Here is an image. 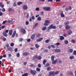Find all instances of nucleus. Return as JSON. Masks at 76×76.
<instances>
[{"label": "nucleus", "instance_id": "obj_1", "mask_svg": "<svg viewBox=\"0 0 76 76\" xmlns=\"http://www.w3.org/2000/svg\"><path fill=\"white\" fill-rule=\"evenodd\" d=\"M50 29H56V26H53V24H51L48 27V31H49L50 30Z\"/></svg>", "mask_w": 76, "mask_h": 76}, {"label": "nucleus", "instance_id": "obj_2", "mask_svg": "<svg viewBox=\"0 0 76 76\" xmlns=\"http://www.w3.org/2000/svg\"><path fill=\"white\" fill-rule=\"evenodd\" d=\"M45 23L44 24L45 26H48V23H50V21L49 20H46L45 21Z\"/></svg>", "mask_w": 76, "mask_h": 76}, {"label": "nucleus", "instance_id": "obj_3", "mask_svg": "<svg viewBox=\"0 0 76 76\" xmlns=\"http://www.w3.org/2000/svg\"><path fill=\"white\" fill-rule=\"evenodd\" d=\"M43 9L44 10H46V11H50L51 9V7H43Z\"/></svg>", "mask_w": 76, "mask_h": 76}, {"label": "nucleus", "instance_id": "obj_4", "mask_svg": "<svg viewBox=\"0 0 76 76\" xmlns=\"http://www.w3.org/2000/svg\"><path fill=\"white\" fill-rule=\"evenodd\" d=\"M37 72V71L36 70H31L30 71V73L31 75H33L34 76L35 75V74Z\"/></svg>", "mask_w": 76, "mask_h": 76}, {"label": "nucleus", "instance_id": "obj_5", "mask_svg": "<svg viewBox=\"0 0 76 76\" xmlns=\"http://www.w3.org/2000/svg\"><path fill=\"white\" fill-rule=\"evenodd\" d=\"M20 31L22 33H23V34H25L26 33V31L25 29H24L23 28H21L20 30Z\"/></svg>", "mask_w": 76, "mask_h": 76}, {"label": "nucleus", "instance_id": "obj_6", "mask_svg": "<svg viewBox=\"0 0 76 76\" xmlns=\"http://www.w3.org/2000/svg\"><path fill=\"white\" fill-rule=\"evenodd\" d=\"M54 72H50L49 74L48 75L49 76H54Z\"/></svg>", "mask_w": 76, "mask_h": 76}, {"label": "nucleus", "instance_id": "obj_7", "mask_svg": "<svg viewBox=\"0 0 76 76\" xmlns=\"http://www.w3.org/2000/svg\"><path fill=\"white\" fill-rule=\"evenodd\" d=\"M23 55L24 56H27L29 55V53L27 52H25L23 54Z\"/></svg>", "mask_w": 76, "mask_h": 76}, {"label": "nucleus", "instance_id": "obj_8", "mask_svg": "<svg viewBox=\"0 0 76 76\" xmlns=\"http://www.w3.org/2000/svg\"><path fill=\"white\" fill-rule=\"evenodd\" d=\"M61 18H64V17L65 16L64 15V14H63V11H61Z\"/></svg>", "mask_w": 76, "mask_h": 76}, {"label": "nucleus", "instance_id": "obj_9", "mask_svg": "<svg viewBox=\"0 0 76 76\" xmlns=\"http://www.w3.org/2000/svg\"><path fill=\"white\" fill-rule=\"evenodd\" d=\"M43 39V38H41L39 39H37L36 40V42H40V41H41Z\"/></svg>", "mask_w": 76, "mask_h": 76}, {"label": "nucleus", "instance_id": "obj_10", "mask_svg": "<svg viewBox=\"0 0 76 76\" xmlns=\"http://www.w3.org/2000/svg\"><path fill=\"white\" fill-rule=\"evenodd\" d=\"M16 31L15 30L14 31L12 34V38H14V37H15V34H16Z\"/></svg>", "mask_w": 76, "mask_h": 76}, {"label": "nucleus", "instance_id": "obj_11", "mask_svg": "<svg viewBox=\"0 0 76 76\" xmlns=\"http://www.w3.org/2000/svg\"><path fill=\"white\" fill-rule=\"evenodd\" d=\"M35 34H33L32 35L31 37V39H34L35 38Z\"/></svg>", "mask_w": 76, "mask_h": 76}, {"label": "nucleus", "instance_id": "obj_12", "mask_svg": "<svg viewBox=\"0 0 76 76\" xmlns=\"http://www.w3.org/2000/svg\"><path fill=\"white\" fill-rule=\"evenodd\" d=\"M23 9L24 10H27L28 9V7L26 5H24L23 7Z\"/></svg>", "mask_w": 76, "mask_h": 76}, {"label": "nucleus", "instance_id": "obj_13", "mask_svg": "<svg viewBox=\"0 0 76 76\" xmlns=\"http://www.w3.org/2000/svg\"><path fill=\"white\" fill-rule=\"evenodd\" d=\"M54 51L56 53H60L61 51V50L60 49H56L54 50Z\"/></svg>", "mask_w": 76, "mask_h": 76}, {"label": "nucleus", "instance_id": "obj_14", "mask_svg": "<svg viewBox=\"0 0 76 76\" xmlns=\"http://www.w3.org/2000/svg\"><path fill=\"white\" fill-rule=\"evenodd\" d=\"M56 62H57V60H53L52 61V63L53 64H55L56 63Z\"/></svg>", "mask_w": 76, "mask_h": 76}, {"label": "nucleus", "instance_id": "obj_15", "mask_svg": "<svg viewBox=\"0 0 76 76\" xmlns=\"http://www.w3.org/2000/svg\"><path fill=\"white\" fill-rule=\"evenodd\" d=\"M2 35L4 36V37H7V34L5 33V32H3V33H2Z\"/></svg>", "mask_w": 76, "mask_h": 76}, {"label": "nucleus", "instance_id": "obj_16", "mask_svg": "<svg viewBox=\"0 0 76 76\" xmlns=\"http://www.w3.org/2000/svg\"><path fill=\"white\" fill-rule=\"evenodd\" d=\"M70 27L69 26L67 25L65 27V28L66 29L68 30L69 29H70Z\"/></svg>", "mask_w": 76, "mask_h": 76}, {"label": "nucleus", "instance_id": "obj_17", "mask_svg": "<svg viewBox=\"0 0 76 76\" xmlns=\"http://www.w3.org/2000/svg\"><path fill=\"white\" fill-rule=\"evenodd\" d=\"M64 39V37L63 36H61L60 37V40H63V39Z\"/></svg>", "mask_w": 76, "mask_h": 76}, {"label": "nucleus", "instance_id": "obj_18", "mask_svg": "<svg viewBox=\"0 0 76 76\" xmlns=\"http://www.w3.org/2000/svg\"><path fill=\"white\" fill-rule=\"evenodd\" d=\"M68 34L69 35H71V34H72V31H71V30H69L68 31Z\"/></svg>", "mask_w": 76, "mask_h": 76}, {"label": "nucleus", "instance_id": "obj_19", "mask_svg": "<svg viewBox=\"0 0 76 76\" xmlns=\"http://www.w3.org/2000/svg\"><path fill=\"white\" fill-rule=\"evenodd\" d=\"M12 33H13V31L12 30H10L9 31V34L10 35H12Z\"/></svg>", "mask_w": 76, "mask_h": 76}, {"label": "nucleus", "instance_id": "obj_20", "mask_svg": "<svg viewBox=\"0 0 76 76\" xmlns=\"http://www.w3.org/2000/svg\"><path fill=\"white\" fill-rule=\"evenodd\" d=\"M28 73H26L23 74L22 76H28Z\"/></svg>", "mask_w": 76, "mask_h": 76}, {"label": "nucleus", "instance_id": "obj_21", "mask_svg": "<svg viewBox=\"0 0 76 76\" xmlns=\"http://www.w3.org/2000/svg\"><path fill=\"white\" fill-rule=\"evenodd\" d=\"M73 51V49H70L68 50V52H69V53H72Z\"/></svg>", "mask_w": 76, "mask_h": 76}, {"label": "nucleus", "instance_id": "obj_22", "mask_svg": "<svg viewBox=\"0 0 76 76\" xmlns=\"http://www.w3.org/2000/svg\"><path fill=\"white\" fill-rule=\"evenodd\" d=\"M8 50L9 51H13V50L12 49V48H7Z\"/></svg>", "mask_w": 76, "mask_h": 76}, {"label": "nucleus", "instance_id": "obj_23", "mask_svg": "<svg viewBox=\"0 0 76 76\" xmlns=\"http://www.w3.org/2000/svg\"><path fill=\"white\" fill-rule=\"evenodd\" d=\"M55 58V56H51V59L52 61H53V60H54Z\"/></svg>", "mask_w": 76, "mask_h": 76}, {"label": "nucleus", "instance_id": "obj_24", "mask_svg": "<svg viewBox=\"0 0 76 76\" xmlns=\"http://www.w3.org/2000/svg\"><path fill=\"white\" fill-rule=\"evenodd\" d=\"M69 21H67L64 23V25L65 26L69 25Z\"/></svg>", "mask_w": 76, "mask_h": 76}, {"label": "nucleus", "instance_id": "obj_25", "mask_svg": "<svg viewBox=\"0 0 76 76\" xmlns=\"http://www.w3.org/2000/svg\"><path fill=\"white\" fill-rule=\"evenodd\" d=\"M23 4V2H19L17 3V5L18 6L20 5V4Z\"/></svg>", "mask_w": 76, "mask_h": 76}, {"label": "nucleus", "instance_id": "obj_26", "mask_svg": "<svg viewBox=\"0 0 76 76\" xmlns=\"http://www.w3.org/2000/svg\"><path fill=\"white\" fill-rule=\"evenodd\" d=\"M46 62H47V61H46V60L45 59L43 60V65H45V63H46Z\"/></svg>", "mask_w": 76, "mask_h": 76}, {"label": "nucleus", "instance_id": "obj_27", "mask_svg": "<svg viewBox=\"0 0 76 76\" xmlns=\"http://www.w3.org/2000/svg\"><path fill=\"white\" fill-rule=\"evenodd\" d=\"M59 72L60 71H57L56 72H54V75H57L58 74V73H59Z\"/></svg>", "mask_w": 76, "mask_h": 76}, {"label": "nucleus", "instance_id": "obj_28", "mask_svg": "<svg viewBox=\"0 0 76 76\" xmlns=\"http://www.w3.org/2000/svg\"><path fill=\"white\" fill-rule=\"evenodd\" d=\"M47 29V27H43L42 28V31H44L45 30H46Z\"/></svg>", "mask_w": 76, "mask_h": 76}, {"label": "nucleus", "instance_id": "obj_29", "mask_svg": "<svg viewBox=\"0 0 76 76\" xmlns=\"http://www.w3.org/2000/svg\"><path fill=\"white\" fill-rule=\"evenodd\" d=\"M35 47L36 48H38L39 47V45H38V44H35Z\"/></svg>", "mask_w": 76, "mask_h": 76}, {"label": "nucleus", "instance_id": "obj_30", "mask_svg": "<svg viewBox=\"0 0 76 76\" xmlns=\"http://www.w3.org/2000/svg\"><path fill=\"white\" fill-rule=\"evenodd\" d=\"M69 43V42L67 40H65V41L64 43L65 44H67Z\"/></svg>", "mask_w": 76, "mask_h": 76}, {"label": "nucleus", "instance_id": "obj_31", "mask_svg": "<svg viewBox=\"0 0 76 76\" xmlns=\"http://www.w3.org/2000/svg\"><path fill=\"white\" fill-rule=\"evenodd\" d=\"M16 56L17 57H19L20 56V54H19V53H18L16 54Z\"/></svg>", "mask_w": 76, "mask_h": 76}, {"label": "nucleus", "instance_id": "obj_32", "mask_svg": "<svg viewBox=\"0 0 76 76\" xmlns=\"http://www.w3.org/2000/svg\"><path fill=\"white\" fill-rule=\"evenodd\" d=\"M74 56H71L69 57V58L70 59H71V60H72V59H74Z\"/></svg>", "mask_w": 76, "mask_h": 76}, {"label": "nucleus", "instance_id": "obj_33", "mask_svg": "<svg viewBox=\"0 0 76 76\" xmlns=\"http://www.w3.org/2000/svg\"><path fill=\"white\" fill-rule=\"evenodd\" d=\"M12 10H12V9L11 8H10L8 9V11L9 12H10L11 11H12Z\"/></svg>", "mask_w": 76, "mask_h": 76}, {"label": "nucleus", "instance_id": "obj_34", "mask_svg": "<svg viewBox=\"0 0 76 76\" xmlns=\"http://www.w3.org/2000/svg\"><path fill=\"white\" fill-rule=\"evenodd\" d=\"M41 20V18L40 17H39L37 18V20Z\"/></svg>", "mask_w": 76, "mask_h": 76}, {"label": "nucleus", "instance_id": "obj_35", "mask_svg": "<svg viewBox=\"0 0 76 76\" xmlns=\"http://www.w3.org/2000/svg\"><path fill=\"white\" fill-rule=\"evenodd\" d=\"M37 58L38 59V60H41V59L42 58V57H41V56H39Z\"/></svg>", "mask_w": 76, "mask_h": 76}, {"label": "nucleus", "instance_id": "obj_36", "mask_svg": "<svg viewBox=\"0 0 76 76\" xmlns=\"http://www.w3.org/2000/svg\"><path fill=\"white\" fill-rule=\"evenodd\" d=\"M47 70H48V71H49V70H51V68L50 67H48L47 68Z\"/></svg>", "mask_w": 76, "mask_h": 76}, {"label": "nucleus", "instance_id": "obj_37", "mask_svg": "<svg viewBox=\"0 0 76 76\" xmlns=\"http://www.w3.org/2000/svg\"><path fill=\"white\" fill-rule=\"evenodd\" d=\"M49 41H50V40H49V39L46 40L45 41V42H46V43H48V42H49Z\"/></svg>", "mask_w": 76, "mask_h": 76}, {"label": "nucleus", "instance_id": "obj_38", "mask_svg": "<svg viewBox=\"0 0 76 76\" xmlns=\"http://www.w3.org/2000/svg\"><path fill=\"white\" fill-rule=\"evenodd\" d=\"M36 70L37 71V72H40V69L38 68H37Z\"/></svg>", "mask_w": 76, "mask_h": 76}, {"label": "nucleus", "instance_id": "obj_39", "mask_svg": "<svg viewBox=\"0 0 76 76\" xmlns=\"http://www.w3.org/2000/svg\"><path fill=\"white\" fill-rule=\"evenodd\" d=\"M41 35V34L39 33H37L36 34V37H39Z\"/></svg>", "mask_w": 76, "mask_h": 76}, {"label": "nucleus", "instance_id": "obj_40", "mask_svg": "<svg viewBox=\"0 0 76 76\" xmlns=\"http://www.w3.org/2000/svg\"><path fill=\"white\" fill-rule=\"evenodd\" d=\"M26 18L27 19H28L29 18V13H27L26 15Z\"/></svg>", "mask_w": 76, "mask_h": 76}, {"label": "nucleus", "instance_id": "obj_41", "mask_svg": "<svg viewBox=\"0 0 76 76\" xmlns=\"http://www.w3.org/2000/svg\"><path fill=\"white\" fill-rule=\"evenodd\" d=\"M49 65L50 64H49L47 63L45 65V67H48V66H49Z\"/></svg>", "mask_w": 76, "mask_h": 76}, {"label": "nucleus", "instance_id": "obj_42", "mask_svg": "<svg viewBox=\"0 0 76 76\" xmlns=\"http://www.w3.org/2000/svg\"><path fill=\"white\" fill-rule=\"evenodd\" d=\"M48 50L47 49H45L44 50V52H45V53H48Z\"/></svg>", "mask_w": 76, "mask_h": 76}, {"label": "nucleus", "instance_id": "obj_43", "mask_svg": "<svg viewBox=\"0 0 76 76\" xmlns=\"http://www.w3.org/2000/svg\"><path fill=\"white\" fill-rule=\"evenodd\" d=\"M69 75H71L72 76L73 75V72H72L71 71L69 73Z\"/></svg>", "mask_w": 76, "mask_h": 76}, {"label": "nucleus", "instance_id": "obj_44", "mask_svg": "<svg viewBox=\"0 0 76 76\" xmlns=\"http://www.w3.org/2000/svg\"><path fill=\"white\" fill-rule=\"evenodd\" d=\"M38 66L39 68H41V64H38Z\"/></svg>", "mask_w": 76, "mask_h": 76}, {"label": "nucleus", "instance_id": "obj_45", "mask_svg": "<svg viewBox=\"0 0 76 76\" xmlns=\"http://www.w3.org/2000/svg\"><path fill=\"white\" fill-rule=\"evenodd\" d=\"M71 42L73 43H75V40L73 39L72 40Z\"/></svg>", "mask_w": 76, "mask_h": 76}, {"label": "nucleus", "instance_id": "obj_46", "mask_svg": "<svg viewBox=\"0 0 76 76\" xmlns=\"http://www.w3.org/2000/svg\"><path fill=\"white\" fill-rule=\"evenodd\" d=\"M3 12H4L5 11H6V10H5V9L3 8L1 10Z\"/></svg>", "mask_w": 76, "mask_h": 76}, {"label": "nucleus", "instance_id": "obj_47", "mask_svg": "<svg viewBox=\"0 0 76 76\" xmlns=\"http://www.w3.org/2000/svg\"><path fill=\"white\" fill-rule=\"evenodd\" d=\"M10 45L11 47H13L14 46V43H11Z\"/></svg>", "mask_w": 76, "mask_h": 76}, {"label": "nucleus", "instance_id": "obj_48", "mask_svg": "<svg viewBox=\"0 0 76 76\" xmlns=\"http://www.w3.org/2000/svg\"><path fill=\"white\" fill-rule=\"evenodd\" d=\"M13 6L14 7H16L17 6L16 4V2H14L13 4Z\"/></svg>", "mask_w": 76, "mask_h": 76}, {"label": "nucleus", "instance_id": "obj_49", "mask_svg": "<svg viewBox=\"0 0 76 76\" xmlns=\"http://www.w3.org/2000/svg\"><path fill=\"white\" fill-rule=\"evenodd\" d=\"M39 9V8L37 7L35 9V10H36V11H38Z\"/></svg>", "mask_w": 76, "mask_h": 76}, {"label": "nucleus", "instance_id": "obj_50", "mask_svg": "<svg viewBox=\"0 0 76 76\" xmlns=\"http://www.w3.org/2000/svg\"><path fill=\"white\" fill-rule=\"evenodd\" d=\"M22 41H23V39L22 38L20 39L19 40V42H22Z\"/></svg>", "mask_w": 76, "mask_h": 76}, {"label": "nucleus", "instance_id": "obj_51", "mask_svg": "<svg viewBox=\"0 0 76 76\" xmlns=\"http://www.w3.org/2000/svg\"><path fill=\"white\" fill-rule=\"evenodd\" d=\"M8 55L9 57H12V55H11L10 54H8Z\"/></svg>", "mask_w": 76, "mask_h": 76}, {"label": "nucleus", "instance_id": "obj_52", "mask_svg": "<svg viewBox=\"0 0 76 76\" xmlns=\"http://www.w3.org/2000/svg\"><path fill=\"white\" fill-rule=\"evenodd\" d=\"M15 52H17L18 51V48H16L14 49Z\"/></svg>", "mask_w": 76, "mask_h": 76}, {"label": "nucleus", "instance_id": "obj_53", "mask_svg": "<svg viewBox=\"0 0 76 76\" xmlns=\"http://www.w3.org/2000/svg\"><path fill=\"white\" fill-rule=\"evenodd\" d=\"M26 25H28L29 24V22L28 21H26Z\"/></svg>", "mask_w": 76, "mask_h": 76}, {"label": "nucleus", "instance_id": "obj_54", "mask_svg": "<svg viewBox=\"0 0 76 76\" xmlns=\"http://www.w3.org/2000/svg\"><path fill=\"white\" fill-rule=\"evenodd\" d=\"M62 62V61H61V60H60L58 62V63H59V64H60V63H61Z\"/></svg>", "mask_w": 76, "mask_h": 76}, {"label": "nucleus", "instance_id": "obj_55", "mask_svg": "<svg viewBox=\"0 0 76 76\" xmlns=\"http://www.w3.org/2000/svg\"><path fill=\"white\" fill-rule=\"evenodd\" d=\"M73 53H74V55H76V51L74 50L73 52Z\"/></svg>", "mask_w": 76, "mask_h": 76}, {"label": "nucleus", "instance_id": "obj_56", "mask_svg": "<svg viewBox=\"0 0 76 76\" xmlns=\"http://www.w3.org/2000/svg\"><path fill=\"white\" fill-rule=\"evenodd\" d=\"M12 20H9L8 22V23H11V22H12Z\"/></svg>", "mask_w": 76, "mask_h": 76}, {"label": "nucleus", "instance_id": "obj_57", "mask_svg": "<svg viewBox=\"0 0 76 76\" xmlns=\"http://www.w3.org/2000/svg\"><path fill=\"white\" fill-rule=\"evenodd\" d=\"M51 47H52V48H55V47L54 46V45H51Z\"/></svg>", "mask_w": 76, "mask_h": 76}, {"label": "nucleus", "instance_id": "obj_58", "mask_svg": "<svg viewBox=\"0 0 76 76\" xmlns=\"http://www.w3.org/2000/svg\"><path fill=\"white\" fill-rule=\"evenodd\" d=\"M72 7H71V6H70L69 7V10H72Z\"/></svg>", "mask_w": 76, "mask_h": 76}, {"label": "nucleus", "instance_id": "obj_59", "mask_svg": "<svg viewBox=\"0 0 76 76\" xmlns=\"http://www.w3.org/2000/svg\"><path fill=\"white\" fill-rule=\"evenodd\" d=\"M6 20H5V21H4L3 22V24H5V23H6Z\"/></svg>", "mask_w": 76, "mask_h": 76}, {"label": "nucleus", "instance_id": "obj_60", "mask_svg": "<svg viewBox=\"0 0 76 76\" xmlns=\"http://www.w3.org/2000/svg\"><path fill=\"white\" fill-rule=\"evenodd\" d=\"M56 45H57V46H58V45H60V43H57L56 44Z\"/></svg>", "mask_w": 76, "mask_h": 76}, {"label": "nucleus", "instance_id": "obj_61", "mask_svg": "<svg viewBox=\"0 0 76 76\" xmlns=\"http://www.w3.org/2000/svg\"><path fill=\"white\" fill-rule=\"evenodd\" d=\"M8 32H9V30H5V32L6 33H7Z\"/></svg>", "mask_w": 76, "mask_h": 76}, {"label": "nucleus", "instance_id": "obj_62", "mask_svg": "<svg viewBox=\"0 0 76 76\" xmlns=\"http://www.w3.org/2000/svg\"><path fill=\"white\" fill-rule=\"evenodd\" d=\"M31 39H27V41L28 42H29L30 41H31Z\"/></svg>", "mask_w": 76, "mask_h": 76}, {"label": "nucleus", "instance_id": "obj_63", "mask_svg": "<svg viewBox=\"0 0 76 76\" xmlns=\"http://www.w3.org/2000/svg\"><path fill=\"white\" fill-rule=\"evenodd\" d=\"M2 56L3 57H4V58L6 57V54Z\"/></svg>", "mask_w": 76, "mask_h": 76}, {"label": "nucleus", "instance_id": "obj_64", "mask_svg": "<svg viewBox=\"0 0 76 76\" xmlns=\"http://www.w3.org/2000/svg\"><path fill=\"white\" fill-rule=\"evenodd\" d=\"M31 19H35V17L34 16H32L31 17Z\"/></svg>", "mask_w": 76, "mask_h": 76}]
</instances>
